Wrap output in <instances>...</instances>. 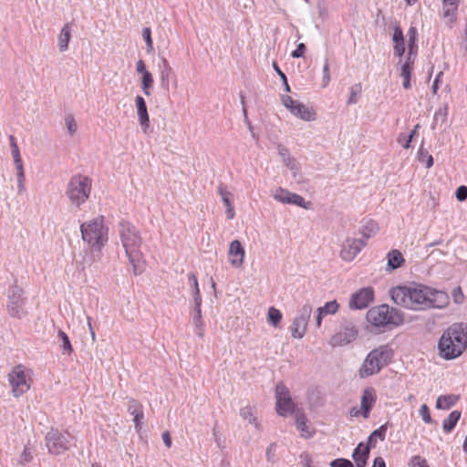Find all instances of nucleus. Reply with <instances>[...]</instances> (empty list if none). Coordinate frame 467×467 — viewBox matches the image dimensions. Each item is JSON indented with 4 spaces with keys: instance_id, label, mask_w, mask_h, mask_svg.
<instances>
[{
    "instance_id": "9",
    "label": "nucleus",
    "mask_w": 467,
    "mask_h": 467,
    "mask_svg": "<svg viewBox=\"0 0 467 467\" xmlns=\"http://www.w3.org/2000/svg\"><path fill=\"white\" fill-rule=\"evenodd\" d=\"M275 409L280 416H286L288 413L295 412V403L291 398L288 388L283 383L278 382L275 386Z\"/></svg>"
},
{
    "instance_id": "62",
    "label": "nucleus",
    "mask_w": 467,
    "mask_h": 467,
    "mask_svg": "<svg viewBox=\"0 0 467 467\" xmlns=\"http://www.w3.org/2000/svg\"><path fill=\"white\" fill-rule=\"evenodd\" d=\"M133 421L135 423V429L137 431H140L141 429V420L144 419V413L143 410L140 411V413H135Z\"/></svg>"
},
{
    "instance_id": "10",
    "label": "nucleus",
    "mask_w": 467,
    "mask_h": 467,
    "mask_svg": "<svg viewBox=\"0 0 467 467\" xmlns=\"http://www.w3.org/2000/svg\"><path fill=\"white\" fill-rule=\"evenodd\" d=\"M358 334V331L351 321L343 320L339 330L332 336L329 343L332 347L345 346L355 340Z\"/></svg>"
},
{
    "instance_id": "50",
    "label": "nucleus",
    "mask_w": 467,
    "mask_h": 467,
    "mask_svg": "<svg viewBox=\"0 0 467 467\" xmlns=\"http://www.w3.org/2000/svg\"><path fill=\"white\" fill-rule=\"evenodd\" d=\"M273 67H274L275 72L280 77V78H281V80H282V82L284 84V88H285V92H290L291 89H290V86L288 84L287 78H286L285 74L280 69V67H279V66L277 65L276 62L273 63Z\"/></svg>"
},
{
    "instance_id": "41",
    "label": "nucleus",
    "mask_w": 467,
    "mask_h": 467,
    "mask_svg": "<svg viewBox=\"0 0 467 467\" xmlns=\"http://www.w3.org/2000/svg\"><path fill=\"white\" fill-rule=\"evenodd\" d=\"M240 416L248 420L249 423H254L256 429H259V424L256 422V418L252 411L250 406L244 407L240 410Z\"/></svg>"
},
{
    "instance_id": "15",
    "label": "nucleus",
    "mask_w": 467,
    "mask_h": 467,
    "mask_svg": "<svg viewBox=\"0 0 467 467\" xmlns=\"http://www.w3.org/2000/svg\"><path fill=\"white\" fill-rule=\"evenodd\" d=\"M366 244L367 242L363 239H348L341 249V258L347 262L352 261Z\"/></svg>"
},
{
    "instance_id": "23",
    "label": "nucleus",
    "mask_w": 467,
    "mask_h": 467,
    "mask_svg": "<svg viewBox=\"0 0 467 467\" xmlns=\"http://www.w3.org/2000/svg\"><path fill=\"white\" fill-rule=\"evenodd\" d=\"M387 271L389 272L401 267L405 264L402 254L397 249L389 251L387 254Z\"/></svg>"
},
{
    "instance_id": "14",
    "label": "nucleus",
    "mask_w": 467,
    "mask_h": 467,
    "mask_svg": "<svg viewBox=\"0 0 467 467\" xmlns=\"http://www.w3.org/2000/svg\"><path fill=\"white\" fill-rule=\"evenodd\" d=\"M374 289L367 286L352 294L348 306L350 309H365L374 301Z\"/></svg>"
},
{
    "instance_id": "25",
    "label": "nucleus",
    "mask_w": 467,
    "mask_h": 467,
    "mask_svg": "<svg viewBox=\"0 0 467 467\" xmlns=\"http://www.w3.org/2000/svg\"><path fill=\"white\" fill-rule=\"evenodd\" d=\"M291 113L306 121L313 120L316 119V112L313 109H309L299 101L293 108Z\"/></svg>"
},
{
    "instance_id": "19",
    "label": "nucleus",
    "mask_w": 467,
    "mask_h": 467,
    "mask_svg": "<svg viewBox=\"0 0 467 467\" xmlns=\"http://www.w3.org/2000/svg\"><path fill=\"white\" fill-rule=\"evenodd\" d=\"M135 105L142 130L147 132V129L150 127V118L144 98L140 95H137L135 99Z\"/></svg>"
},
{
    "instance_id": "43",
    "label": "nucleus",
    "mask_w": 467,
    "mask_h": 467,
    "mask_svg": "<svg viewBox=\"0 0 467 467\" xmlns=\"http://www.w3.org/2000/svg\"><path fill=\"white\" fill-rule=\"evenodd\" d=\"M288 204H294L298 207L308 209L310 202H306L305 199L299 194L292 192Z\"/></svg>"
},
{
    "instance_id": "44",
    "label": "nucleus",
    "mask_w": 467,
    "mask_h": 467,
    "mask_svg": "<svg viewBox=\"0 0 467 467\" xmlns=\"http://www.w3.org/2000/svg\"><path fill=\"white\" fill-rule=\"evenodd\" d=\"M142 37L146 43V49L148 53L153 51V41L151 38V29L150 27H144L142 29Z\"/></svg>"
},
{
    "instance_id": "49",
    "label": "nucleus",
    "mask_w": 467,
    "mask_h": 467,
    "mask_svg": "<svg viewBox=\"0 0 467 467\" xmlns=\"http://www.w3.org/2000/svg\"><path fill=\"white\" fill-rule=\"evenodd\" d=\"M330 467H355L354 463L346 458H337L329 463Z\"/></svg>"
},
{
    "instance_id": "54",
    "label": "nucleus",
    "mask_w": 467,
    "mask_h": 467,
    "mask_svg": "<svg viewBox=\"0 0 467 467\" xmlns=\"http://www.w3.org/2000/svg\"><path fill=\"white\" fill-rule=\"evenodd\" d=\"M392 41L394 42V44L404 42L403 32H402V29L399 26L394 27V32L392 35Z\"/></svg>"
},
{
    "instance_id": "48",
    "label": "nucleus",
    "mask_w": 467,
    "mask_h": 467,
    "mask_svg": "<svg viewBox=\"0 0 467 467\" xmlns=\"http://www.w3.org/2000/svg\"><path fill=\"white\" fill-rule=\"evenodd\" d=\"M143 410L142 405L135 399H130L128 401V411L134 415L135 413H140Z\"/></svg>"
},
{
    "instance_id": "64",
    "label": "nucleus",
    "mask_w": 467,
    "mask_h": 467,
    "mask_svg": "<svg viewBox=\"0 0 467 467\" xmlns=\"http://www.w3.org/2000/svg\"><path fill=\"white\" fill-rule=\"evenodd\" d=\"M406 49H405V43H398V44H394V54L395 56L397 57H401L404 53H405Z\"/></svg>"
},
{
    "instance_id": "57",
    "label": "nucleus",
    "mask_w": 467,
    "mask_h": 467,
    "mask_svg": "<svg viewBox=\"0 0 467 467\" xmlns=\"http://www.w3.org/2000/svg\"><path fill=\"white\" fill-rule=\"evenodd\" d=\"M411 465V467H430L427 463V461L420 455L412 457Z\"/></svg>"
},
{
    "instance_id": "16",
    "label": "nucleus",
    "mask_w": 467,
    "mask_h": 467,
    "mask_svg": "<svg viewBox=\"0 0 467 467\" xmlns=\"http://www.w3.org/2000/svg\"><path fill=\"white\" fill-rule=\"evenodd\" d=\"M377 401L376 389L373 387L364 389L360 402V414L364 419L369 417L370 411Z\"/></svg>"
},
{
    "instance_id": "11",
    "label": "nucleus",
    "mask_w": 467,
    "mask_h": 467,
    "mask_svg": "<svg viewBox=\"0 0 467 467\" xmlns=\"http://www.w3.org/2000/svg\"><path fill=\"white\" fill-rule=\"evenodd\" d=\"M46 442L48 451L52 454H61L69 449L68 437L61 433L57 429H51L46 435Z\"/></svg>"
},
{
    "instance_id": "60",
    "label": "nucleus",
    "mask_w": 467,
    "mask_h": 467,
    "mask_svg": "<svg viewBox=\"0 0 467 467\" xmlns=\"http://www.w3.org/2000/svg\"><path fill=\"white\" fill-rule=\"evenodd\" d=\"M452 297H453V301L456 304H462V303L464 296H463V293H462V288L460 286H458V287H456V288H454L452 290Z\"/></svg>"
},
{
    "instance_id": "24",
    "label": "nucleus",
    "mask_w": 467,
    "mask_h": 467,
    "mask_svg": "<svg viewBox=\"0 0 467 467\" xmlns=\"http://www.w3.org/2000/svg\"><path fill=\"white\" fill-rule=\"evenodd\" d=\"M361 223L359 234L362 235V239L367 242L368 239L378 233L379 228L378 223L372 219H364Z\"/></svg>"
},
{
    "instance_id": "61",
    "label": "nucleus",
    "mask_w": 467,
    "mask_h": 467,
    "mask_svg": "<svg viewBox=\"0 0 467 467\" xmlns=\"http://www.w3.org/2000/svg\"><path fill=\"white\" fill-rule=\"evenodd\" d=\"M188 281L190 285L192 288V292H200L199 285H198V280L195 275V274L191 273L188 276Z\"/></svg>"
},
{
    "instance_id": "51",
    "label": "nucleus",
    "mask_w": 467,
    "mask_h": 467,
    "mask_svg": "<svg viewBox=\"0 0 467 467\" xmlns=\"http://www.w3.org/2000/svg\"><path fill=\"white\" fill-rule=\"evenodd\" d=\"M66 125L68 130V133L72 136L76 133L78 125L72 115H67L65 119Z\"/></svg>"
},
{
    "instance_id": "4",
    "label": "nucleus",
    "mask_w": 467,
    "mask_h": 467,
    "mask_svg": "<svg viewBox=\"0 0 467 467\" xmlns=\"http://www.w3.org/2000/svg\"><path fill=\"white\" fill-rule=\"evenodd\" d=\"M366 319L372 327L371 332L376 334L391 330L404 322L403 313L387 304L369 308Z\"/></svg>"
},
{
    "instance_id": "21",
    "label": "nucleus",
    "mask_w": 467,
    "mask_h": 467,
    "mask_svg": "<svg viewBox=\"0 0 467 467\" xmlns=\"http://www.w3.org/2000/svg\"><path fill=\"white\" fill-rule=\"evenodd\" d=\"M12 157L14 159V162L16 169V178H17V187H18V193L21 194L26 190L25 187V171H24V166L23 161L20 155V150L16 151L12 153Z\"/></svg>"
},
{
    "instance_id": "32",
    "label": "nucleus",
    "mask_w": 467,
    "mask_h": 467,
    "mask_svg": "<svg viewBox=\"0 0 467 467\" xmlns=\"http://www.w3.org/2000/svg\"><path fill=\"white\" fill-rule=\"evenodd\" d=\"M461 418V411L453 410L451 411L448 418H446L442 422V429L446 433H450L455 428L457 422Z\"/></svg>"
},
{
    "instance_id": "35",
    "label": "nucleus",
    "mask_w": 467,
    "mask_h": 467,
    "mask_svg": "<svg viewBox=\"0 0 467 467\" xmlns=\"http://www.w3.org/2000/svg\"><path fill=\"white\" fill-rule=\"evenodd\" d=\"M387 430H388V422L383 424V425H381L379 429L373 431L370 433V435L368 436L367 442H369V441L371 439V441L374 442V448H375L376 445H377V440L376 439L379 438L380 441H384L385 438H386Z\"/></svg>"
},
{
    "instance_id": "6",
    "label": "nucleus",
    "mask_w": 467,
    "mask_h": 467,
    "mask_svg": "<svg viewBox=\"0 0 467 467\" xmlns=\"http://www.w3.org/2000/svg\"><path fill=\"white\" fill-rule=\"evenodd\" d=\"M393 350L388 345H381L372 349L364 359L358 370L361 379L378 374L388 366L393 358Z\"/></svg>"
},
{
    "instance_id": "53",
    "label": "nucleus",
    "mask_w": 467,
    "mask_h": 467,
    "mask_svg": "<svg viewBox=\"0 0 467 467\" xmlns=\"http://www.w3.org/2000/svg\"><path fill=\"white\" fill-rule=\"evenodd\" d=\"M455 197L459 202H464L467 200V186L461 185L456 189Z\"/></svg>"
},
{
    "instance_id": "2",
    "label": "nucleus",
    "mask_w": 467,
    "mask_h": 467,
    "mask_svg": "<svg viewBox=\"0 0 467 467\" xmlns=\"http://www.w3.org/2000/svg\"><path fill=\"white\" fill-rule=\"evenodd\" d=\"M119 233L126 255L132 265L133 274L140 275L144 271L143 254L140 251L142 239L139 230L127 221H120Z\"/></svg>"
},
{
    "instance_id": "17",
    "label": "nucleus",
    "mask_w": 467,
    "mask_h": 467,
    "mask_svg": "<svg viewBox=\"0 0 467 467\" xmlns=\"http://www.w3.org/2000/svg\"><path fill=\"white\" fill-rule=\"evenodd\" d=\"M374 448V442L369 441L366 444L359 442L354 449L352 458L356 463V467H366L369 457L370 450Z\"/></svg>"
},
{
    "instance_id": "5",
    "label": "nucleus",
    "mask_w": 467,
    "mask_h": 467,
    "mask_svg": "<svg viewBox=\"0 0 467 467\" xmlns=\"http://www.w3.org/2000/svg\"><path fill=\"white\" fill-rule=\"evenodd\" d=\"M80 233L82 240L94 251L101 250L109 240V228L104 224L103 216L81 223Z\"/></svg>"
},
{
    "instance_id": "55",
    "label": "nucleus",
    "mask_w": 467,
    "mask_h": 467,
    "mask_svg": "<svg viewBox=\"0 0 467 467\" xmlns=\"http://www.w3.org/2000/svg\"><path fill=\"white\" fill-rule=\"evenodd\" d=\"M306 51V47L304 43L297 45L296 48L291 53V57L294 58L304 57Z\"/></svg>"
},
{
    "instance_id": "1",
    "label": "nucleus",
    "mask_w": 467,
    "mask_h": 467,
    "mask_svg": "<svg viewBox=\"0 0 467 467\" xmlns=\"http://www.w3.org/2000/svg\"><path fill=\"white\" fill-rule=\"evenodd\" d=\"M389 296L396 305L412 310L443 308L449 304L446 292L416 283L392 287Z\"/></svg>"
},
{
    "instance_id": "30",
    "label": "nucleus",
    "mask_w": 467,
    "mask_h": 467,
    "mask_svg": "<svg viewBox=\"0 0 467 467\" xmlns=\"http://www.w3.org/2000/svg\"><path fill=\"white\" fill-rule=\"evenodd\" d=\"M101 258V250L94 251L93 247H89V254L86 255L81 262H79L78 268L85 271L87 266H91L94 263L99 262Z\"/></svg>"
},
{
    "instance_id": "47",
    "label": "nucleus",
    "mask_w": 467,
    "mask_h": 467,
    "mask_svg": "<svg viewBox=\"0 0 467 467\" xmlns=\"http://www.w3.org/2000/svg\"><path fill=\"white\" fill-rule=\"evenodd\" d=\"M33 460V453L29 447L25 446L24 451L20 454L18 463L21 465H26Z\"/></svg>"
},
{
    "instance_id": "36",
    "label": "nucleus",
    "mask_w": 467,
    "mask_h": 467,
    "mask_svg": "<svg viewBox=\"0 0 467 467\" xmlns=\"http://www.w3.org/2000/svg\"><path fill=\"white\" fill-rule=\"evenodd\" d=\"M424 140L418 150V160L420 162H425L426 168L430 169L433 165V157L423 147Z\"/></svg>"
},
{
    "instance_id": "39",
    "label": "nucleus",
    "mask_w": 467,
    "mask_h": 467,
    "mask_svg": "<svg viewBox=\"0 0 467 467\" xmlns=\"http://www.w3.org/2000/svg\"><path fill=\"white\" fill-rule=\"evenodd\" d=\"M448 116V106L447 104L444 105L442 108H439L436 112L434 113L433 117V123H432V130L435 129V126L438 124L439 121L441 123L446 122Z\"/></svg>"
},
{
    "instance_id": "58",
    "label": "nucleus",
    "mask_w": 467,
    "mask_h": 467,
    "mask_svg": "<svg viewBox=\"0 0 467 467\" xmlns=\"http://www.w3.org/2000/svg\"><path fill=\"white\" fill-rule=\"evenodd\" d=\"M240 100H241V104L243 106V113H244V121L248 125L249 130H252L253 127H252V124H251L250 120L248 119L247 109H246V107H245V97L243 94V92L240 93Z\"/></svg>"
},
{
    "instance_id": "8",
    "label": "nucleus",
    "mask_w": 467,
    "mask_h": 467,
    "mask_svg": "<svg viewBox=\"0 0 467 467\" xmlns=\"http://www.w3.org/2000/svg\"><path fill=\"white\" fill-rule=\"evenodd\" d=\"M26 297L23 289L17 285H13L7 292L6 310L10 317L17 319L26 317L28 314L26 309Z\"/></svg>"
},
{
    "instance_id": "22",
    "label": "nucleus",
    "mask_w": 467,
    "mask_h": 467,
    "mask_svg": "<svg viewBox=\"0 0 467 467\" xmlns=\"http://www.w3.org/2000/svg\"><path fill=\"white\" fill-rule=\"evenodd\" d=\"M218 192L222 197L223 204L226 206V216L227 219H233L234 217V208L232 202L233 194L227 191L226 186L221 183L218 186Z\"/></svg>"
},
{
    "instance_id": "28",
    "label": "nucleus",
    "mask_w": 467,
    "mask_h": 467,
    "mask_svg": "<svg viewBox=\"0 0 467 467\" xmlns=\"http://www.w3.org/2000/svg\"><path fill=\"white\" fill-rule=\"evenodd\" d=\"M71 38V26L66 24L58 36V48L60 52H65L68 48V43Z\"/></svg>"
},
{
    "instance_id": "59",
    "label": "nucleus",
    "mask_w": 467,
    "mask_h": 467,
    "mask_svg": "<svg viewBox=\"0 0 467 467\" xmlns=\"http://www.w3.org/2000/svg\"><path fill=\"white\" fill-rule=\"evenodd\" d=\"M323 87H326L328 82L330 81V72H329V64L328 60L327 59L325 62V65L323 67Z\"/></svg>"
},
{
    "instance_id": "7",
    "label": "nucleus",
    "mask_w": 467,
    "mask_h": 467,
    "mask_svg": "<svg viewBox=\"0 0 467 467\" xmlns=\"http://www.w3.org/2000/svg\"><path fill=\"white\" fill-rule=\"evenodd\" d=\"M92 180L80 173L73 175L67 184L66 195L71 204L80 207L89 198Z\"/></svg>"
},
{
    "instance_id": "52",
    "label": "nucleus",
    "mask_w": 467,
    "mask_h": 467,
    "mask_svg": "<svg viewBox=\"0 0 467 467\" xmlns=\"http://www.w3.org/2000/svg\"><path fill=\"white\" fill-rule=\"evenodd\" d=\"M420 416L422 418V420L425 423H431L432 422V419H431V416L430 409H429V407L426 404L421 405V407L420 409Z\"/></svg>"
},
{
    "instance_id": "40",
    "label": "nucleus",
    "mask_w": 467,
    "mask_h": 467,
    "mask_svg": "<svg viewBox=\"0 0 467 467\" xmlns=\"http://www.w3.org/2000/svg\"><path fill=\"white\" fill-rule=\"evenodd\" d=\"M58 338L61 341V348L64 353L71 354L73 352V347L70 343L68 336L61 329L58 330Z\"/></svg>"
},
{
    "instance_id": "42",
    "label": "nucleus",
    "mask_w": 467,
    "mask_h": 467,
    "mask_svg": "<svg viewBox=\"0 0 467 467\" xmlns=\"http://www.w3.org/2000/svg\"><path fill=\"white\" fill-rule=\"evenodd\" d=\"M291 195H292L291 192H289L286 189L279 187L276 189V191L274 194V198L282 203L288 204Z\"/></svg>"
},
{
    "instance_id": "12",
    "label": "nucleus",
    "mask_w": 467,
    "mask_h": 467,
    "mask_svg": "<svg viewBox=\"0 0 467 467\" xmlns=\"http://www.w3.org/2000/svg\"><path fill=\"white\" fill-rule=\"evenodd\" d=\"M8 380L12 386V392L15 397L22 396L30 388L25 373V368L22 365H17L12 369L8 375Z\"/></svg>"
},
{
    "instance_id": "18",
    "label": "nucleus",
    "mask_w": 467,
    "mask_h": 467,
    "mask_svg": "<svg viewBox=\"0 0 467 467\" xmlns=\"http://www.w3.org/2000/svg\"><path fill=\"white\" fill-rule=\"evenodd\" d=\"M230 263L234 267H241L244 263V249L239 240H234L229 246Z\"/></svg>"
},
{
    "instance_id": "45",
    "label": "nucleus",
    "mask_w": 467,
    "mask_h": 467,
    "mask_svg": "<svg viewBox=\"0 0 467 467\" xmlns=\"http://www.w3.org/2000/svg\"><path fill=\"white\" fill-rule=\"evenodd\" d=\"M361 93V84H355L350 88V96L348 99V104H356L358 102V96Z\"/></svg>"
},
{
    "instance_id": "63",
    "label": "nucleus",
    "mask_w": 467,
    "mask_h": 467,
    "mask_svg": "<svg viewBox=\"0 0 467 467\" xmlns=\"http://www.w3.org/2000/svg\"><path fill=\"white\" fill-rule=\"evenodd\" d=\"M443 76V72L442 71H440L437 75H436V78L431 85V90H432V93L433 94H437L438 90H439V84L440 82L441 81V78Z\"/></svg>"
},
{
    "instance_id": "33",
    "label": "nucleus",
    "mask_w": 467,
    "mask_h": 467,
    "mask_svg": "<svg viewBox=\"0 0 467 467\" xmlns=\"http://www.w3.org/2000/svg\"><path fill=\"white\" fill-rule=\"evenodd\" d=\"M407 36L409 37L408 40V49L410 51V55L414 54V52L418 53V31L415 26H410Z\"/></svg>"
},
{
    "instance_id": "37",
    "label": "nucleus",
    "mask_w": 467,
    "mask_h": 467,
    "mask_svg": "<svg viewBox=\"0 0 467 467\" xmlns=\"http://www.w3.org/2000/svg\"><path fill=\"white\" fill-rule=\"evenodd\" d=\"M413 68H410L409 65H401L400 76L403 78L402 87L404 89H410L411 88L410 78Z\"/></svg>"
},
{
    "instance_id": "46",
    "label": "nucleus",
    "mask_w": 467,
    "mask_h": 467,
    "mask_svg": "<svg viewBox=\"0 0 467 467\" xmlns=\"http://www.w3.org/2000/svg\"><path fill=\"white\" fill-rule=\"evenodd\" d=\"M338 307H339V305L337 302V300H332V301L327 302L324 306L320 307V309L326 315H333L337 311Z\"/></svg>"
},
{
    "instance_id": "34",
    "label": "nucleus",
    "mask_w": 467,
    "mask_h": 467,
    "mask_svg": "<svg viewBox=\"0 0 467 467\" xmlns=\"http://www.w3.org/2000/svg\"><path fill=\"white\" fill-rule=\"evenodd\" d=\"M283 315L281 311L274 306L269 307L267 312V322L277 327L282 320Z\"/></svg>"
},
{
    "instance_id": "26",
    "label": "nucleus",
    "mask_w": 467,
    "mask_h": 467,
    "mask_svg": "<svg viewBox=\"0 0 467 467\" xmlns=\"http://www.w3.org/2000/svg\"><path fill=\"white\" fill-rule=\"evenodd\" d=\"M458 400L459 396L457 395H441L436 400V408L438 410H450L456 404Z\"/></svg>"
},
{
    "instance_id": "20",
    "label": "nucleus",
    "mask_w": 467,
    "mask_h": 467,
    "mask_svg": "<svg viewBox=\"0 0 467 467\" xmlns=\"http://www.w3.org/2000/svg\"><path fill=\"white\" fill-rule=\"evenodd\" d=\"M161 70V86L165 91L170 89V78L173 75V70L170 66L169 61L166 57H161V63L159 64Z\"/></svg>"
},
{
    "instance_id": "38",
    "label": "nucleus",
    "mask_w": 467,
    "mask_h": 467,
    "mask_svg": "<svg viewBox=\"0 0 467 467\" xmlns=\"http://www.w3.org/2000/svg\"><path fill=\"white\" fill-rule=\"evenodd\" d=\"M153 77H152V74L149 71V72H145L142 77H141V88L143 90V93L146 95V96H150V89L152 88L153 86Z\"/></svg>"
},
{
    "instance_id": "29",
    "label": "nucleus",
    "mask_w": 467,
    "mask_h": 467,
    "mask_svg": "<svg viewBox=\"0 0 467 467\" xmlns=\"http://www.w3.org/2000/svg\"><path fill=\"white\" fill-rule=\"evenodd\" d=\"M296 428L298 431H301V435L304 438L308 439V438L312 437V434L308 431V426L306 425V421H307L306 416L305 415V413L303 411H300V410L296 411Z\"/></svg>"
},
{
    "instance_id": "13",
    "label": "nucleus",
    "mask_w": 467,
    "mask_h": 467,
    "mask_svg": "<svg viewBox=\"0 0 467 467\" xmlns=\"http://www.w3.org/2000/svg\"><path fill=\"white\" fill-rule=\"evenodd\" d=\"M312 313V306L305 304L295 317L291 326L292 337L295 338H302L306 331L307 324Z\"/></svg>"
},
{
    "instance_id": "31",
    "label": "nucleus",
    "mask_w": 467,
    "mask_h": 467,
    "mask_svg": "<svg viewBox=\"0 0 467 467\" xmlns=\"http://www.w3.org/2000/svg\"><path fill=\"white\" fill-rule=\"evenodd\" d=\"M192 318L195 326L196 335L199 337H202L204 333V323L202 317V308H192Z\"/></svg>"
},
{
    "instance_id": "3",
    "label": "nucleus",
    "mask_w": 467,
    "mask_h": 467,
    "mask_svg": "<svg viewBox=\"0 0 467 467\" xmlns=\"http://www.w3.org/2000/svg\"><path fill=\"white\" fill-rule=\"evenodd\" d=\"M467 348V324L454 323L441 335L438 349L441 358L451 360L460 357Z\"/></svg>"
},
{
    "instance_id": "56",
    "label": "nucleus",
    "mask_w": 467,
    "mask_h": 467,
    "mask_svg": "<svg viewBox=\"0 0 467 467\" xmlns=\"http://www.w3.org/2000/svg\"><path fill=\"white\" fill-rule=\"evenodd\" d=\"M297 102V100L293 99V98L288 95L282 96V103L286 109L290 110V112Z\"/></svg>"
},
{
    "instance_id": "27",
    "label": "nucleus",
    "mask_w": 467,
    "mask_h": 467,
    "mask_svg": "<svg viewBox=\"0 0 467 467\" xmlns=\"http://www.w3.org/2000/svg\"><path fill=\"white\" fill-rule=\"evenodd\" d=\"M278 153L282 157L284 164L291 171H296L298 169L297 161L296 159L289 154L288 149L279 144L277 146Z\"/></svg>"
}]
</instances>
